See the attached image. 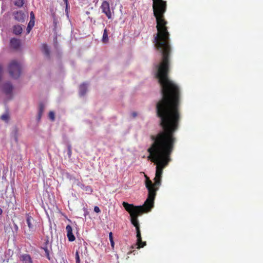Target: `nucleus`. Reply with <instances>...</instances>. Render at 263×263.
Segmentation results:
<instances>
[{"label":"nucleus","instance_id":"1","mask_svg":"<svg viewBox=\"0 0 263 263\" xmlns=\"http://www.w3.org/2000/svg\"><path fill=\"white\" fill-rule=\"evenodd\" d=\"M162 98L156 104L157 116L160 118V125L162 128L156 135L150 136L153 141L147 149V158L156 165L154 183L145 175V186L148 196L142 205L136 206L126 202L122 205L129 214L130 222L136 228L137 248H143L146 241H142L138 216L149 212L154 207L156 192L161 183L163 169L171 161L176 138L175 133L178 129L181 119L180 109V91L175 83H160Z\"/></svg>","mask_w":263,"mask_h":263},{"label":"nucleus","instance_id":"2","mask_svg":"<svg viewBox=\"0 0 263 263\" xmlns=\"http://www.w3.org/2000/svg\"><path fill=\"white\" fill-rule=\"evenodd\" d=\"M154 15L156 19L157 33L155 35V45L161 53V60L155 66H170L172 48L170 33L164 14L166 10V2L164 0H153Z\"/></svg>","mask_w":263,"mask_h":263},{"label":"nucleus","instance_id":"3","mask_svg":"<svg viewBox=\"0 0 263 263\" xmlns=\"http://www.w3.org/2000/svg\"><path fill=\"white\" fill-rule=\"evenodd\" d=\"M22 66L16 60H12L8 66V71L10 75L14 79H17L21 73Z\"/></svg>","mask_w":263,"mask_h":263},{"label":"nucleus","instance_id":"4","mask_svg":"<svg viewBox=\"0 0 263 263\" xmlns=\"http://www.w3.org/2000/svg\"><path fill=\"white\" fill-rule=\"evenodd\" d=\"M102 13H104L108 19H110L112 16L110 11V5L108 2L103 1L100 7Z\"/></svg>","mask_w":263,"mask_h":263},{"label":"nucleus","instance_id":"5","mask_svg":"<svg viewBox=\"0 0 263 263\" xmlns=\"http://www.w3.org/2000/svg\"><path fill=\"white\" fill-rule=\"evenodd\" d=\"M67 236L69 241H73L75 239V236L72 233V229L70 225H67L66 227Z\"/></svg>","mask_w":263,"mask_h":263},{"label":"nucleus","instance_id":"6","mask_svg":"<svg viewBox=\"0 0 263 263\" xmlns=\"http://www.w3.org/2000/svg\"><path fill=\"white\" fill-rule=\"evenodd\" d=\"M13 87L11 83H5L4 86V91L6 95L11 96Z\"/></svg>","mask_w":263,"mask_h":263},{"label":"nucleus","instance_id":"7","mask_svg":"<svg viewBox=\"0 0 263 263\" xmlns=\"http://www.w3.org/2000/svg\"><path fill=\"white\" fill-rule=\"evenodd\" d=\"M48 245H49V241L48 240H47L45 242V244L44 245L43 247H41V249L44 250V251L45 252V255H46V257L48 258V260H50L51 259V257L50 255V251H49V248L48 247Z\"/></svg>","mask_w":263,"mask_h":263},{"label":"nucleus","instance_id":"8","mask_svg":"<svg viewBox=\"0 0 263 263\" xmlns=\"http://www.w3.org/2000/svg\"><path fill=\"white\" fill-rule=\"evenodd\" d=\"M14 19L17 21H24V14L22 11H17L14 13Z\"/></svg>","mask_w":263,"mask_h":263},{"label":"nucleus","instance_id":"9","mask_svg":"<svg viewBox=\"0 0 263 263\" xmlns=\"http://www.w3.org/2000/svg\"><path fill=\"white\" fill-rule=\"evenodd\" d=\"M10 45L14 49H18L20 46V41L15 38H13L10 40Z\"/></svg>","mask_w":263,"mask_h":263},{"label":"nucleus","instance_id":"10","mask_svg":"<svg viewBox=\"0 0 263 263\" xmlns=\"http://www.w3.org/2000/svg\"><path fill=\"white\" fill-rule=\"evenodd\" d=\"M44 109H45V105H44V103H42V102L40 103L39 106L38 115H37V117L38 121L40 120V119L42 116V115L44 112Z\"/></svg>","mask_w":263,"mask_h":263},{"label":"nucleus","instance_id":"11","mask_svg":"<svg viewBox=\"0 0 263 263\" xmlns=\"http://www.w3.org/2000/svg\"><path fill=\"white\" fill-rule=\"evenodd\" d=\"M20 259L23 263H33L30 256L28 254L21 255Z\"/></svg>","mask_w":263,"mask_h":263},{"label":"nucleus","instance_id":"12","mask_svg":"<svg viewBox=\"0 0 263 263\" xmlns=\"http://www.w3.org/2000/svg\"><path fill=\"white\" fill-rule=\"evenodd\" d=\"M34 221L33 218L30 216L29 214H26V222L30 230H31L33 228L32 222Z\"/></svg>","mask_w":263,"mask_h":263},{"label":"nucleus","instance_id":"13","mask_svg":"<svg viewBox=\"0 0 263 263\" xmlns=\"http://www.w3.org/2000/svg\"><path fill=\"white\" fill-rule=\"evenodd\" d=\"M87 91V86L85 83H82L80 86L79 93L81 96H84Z\"/></svg>","mask_w":263,"mask_h":263},{"label":"nucleus","instance_id":"14","mask_svg":"<svg viewBox=\"0 0 263 263\" xmlns=\"http://www.w3.org/2000/svg\"><path fill=\"white\" fill-rule=\"evenodd\" d=\"M80 187L87 194H91L92 192V187L89 185H85L83 184H80L79 185Z\"/></svg>","mask_w":263,"mask_h":263},{"label":"nucleus","instance_id":"15","mask_svg":"<svg viewBox=\"0 0 263 263\" xmlns=\"http://www.w3.org/2000/svg\"><path fill=\"white\" fill-rule=\"evenodd\" d=\"M108 41L109 39L108 36V30L106 28H105L103 31L102 42L104 44H106L108 42Z\"/></svg>","mask_w":263,"mask_h":263},{"label":"nucleus","instance_id":"16","mask_svg":"<svg viewBox=\"0 0 263 263\" xmlns=\"http://www.w3.org/2000/svg\"><path fill=\"white\" fill-rule=\"evenodd\" d=\"M22 32V27L19 26H14L13 28V32L16 35L20 34Z\"/></svg>","mask_w":263,"mask_h":263},{"label":"nucleus","instance_id":"17","mask_svg":"<svg viewBox=\"0 0 263 263\" xmlns=\"http://www.w3.org/2000/svg\"><path fill=\"white\" fill-rule=\"evenodd\" d=\"M42 50L46 56L48 57L49 55V49L48 48V46L46 44H44L42 45Z\"/></svg>","mask_w":263,"mask_h":263},{"label":"nucleus","instance_id":"18","mask_svg":"<svg viewBox=\"0 0 263 263\" xmlns=\"http://www.w3.org/2000/svg\"><path fill=\"white\" fill-rule=\"evenodd\" d=\"M14 5L18 7H22L24 5V0H15Z\"/></svg>","mask_w":263,"mask_h":263},{"label":"nucleus","instance_id":"19","mask_svg":"<svg viewBox=\"0 0 263 263\" xmlns=\"http://www.w3.org/2000/svg\"><path fill=\"white\" fill-rule=\"evenodd\" d=\"M109 240H110V242L111 246L112 248H114V246H115V242H114V240H113V236H112V232H110L109 233Z\"/></svg>","mask_w":263,"mask_h":263},{"label":"nucleus","instance_id":"20","mask_svg":"<svg viewBox=\"0 0 263 263\" xmlns=\"http://www.w3.org/2000/svg\"><path fill=\"white\" fill-rule=\"evenodd\" d=\"M80 248L76 251V263H80V258L79 256Z\"/></svg>","mask_w":263,"mask_h":263},{"label":"nucleus","instance_id":"21","mask_svg":"<svg viewBox=\"0 0 263 263\" xmlns=\"http://www.w3.org/2000/svg\"><path fill=\"white\" fill-rule=\"evenodd\" d=\"M67 151H68V156L69 158H70L72 155V149H71V146L70 145H68L67 146Z\"/></svg>","mask_w":263,"mask_h":263},{"label":"nucleus","instance_id":"22","mask_svg":"<svg viewBox=\"0 0 263 263\" xmlns=\"http://www.w3.org/2000/svg\"><path fill=\"white\" fill-rule=\"evenodd\" d=\"M49 118L51 120L54 121L55 119L54 112L52 111H50L49 113Z\"/></svg>","mask_w":263,"mask_h":263},{"label":"nucleus","instance_id":"23","mask_svg":"<svg viewBox=\"0 0 263 263\" xmlns=\"http://www.w3.org/2000/svg\"><path fill=\"white\" fill-rule=\"evenodd\" d=\"M30 20L32 21V27H33V26L34 25V19H35L34 14L32 11H31L30 12Z\"/></svg>","mask_w":263,"mask_h":263},{"label":"nucleus","instance_id":"24","mask_svg":"<svg viewBox=\"0 0 263 263\" xmlns=\"http://www.w3.org/2000/svg\"><path fill=\"white\" fill-rule=\"evenodd\" d=\"M9 115L8 114H4L2 116H1V119L4 120V121H8V120H9Z\"/></svg>","mask_w":263,"mask_h":263},{"label":"nucleus","instance_id":"25","mask_svg":"<svg viewBox=\"0 0 263 263\" xmlns=\"http://www.w3.org/2000/svg\"><path fill=\"white\" fill-rule=\"evenodd\" d=\"M94 211L95 212H96V213H98L100 212V208L98 206H95V208H94Z\"/></svg>","mask_w":263,"mask_h":263},{"label":"nucleus","instance_id":"26","mask_svg":"<svg viewBox=\"0 0 263 263\" xmlns=\"http://www.w3.org/2000/svg\"><path fill=\"white\" fill-rule=\"evenodd\" d=\"M32 21L30 20L29 24H28V27H27V29L29 28H31L32 27Z\"/></svg>","mask_w":263,"mask_h":263},{"label":"nucleus","instance_id":"27","mask_svg":"<svg viewBox=\"0 0 263 263\" xmlns=\"http://www.w3.org/2000/svg\"><path fill=\"white\" fill-rule=\"evenodd\" d=\"M66 6V7H67V6H68V0H63Z\"/></svg>","mask_w":263,"mask_h":263},{"label":"nucleus","instance_id":"28","mask_svg":"<svg viewBox=\"0 0 263 263\" xmlns=\"http://www.w3.org/2000/svg\"><path fill=\"white\" fill-rule=\"evenodd\" d=\"M132 116H133V117H136L137 116V113L135 112H133Z\"/></svg>","mask_w":263,"mask_h":263},{"label":"nucleus","instance_id":"29","mask_svg":"<svg viewBox=\"0 0 263 263\" xmlns=\"http://www.w3.org/2000/svg\"><path fill=\"white\" fill-rule=\"evenodd\" d=\"M3 211L1 208H0V215L2 214Z\"/></svg>","mask_w":263,"mask_h":263}]
</instances>
